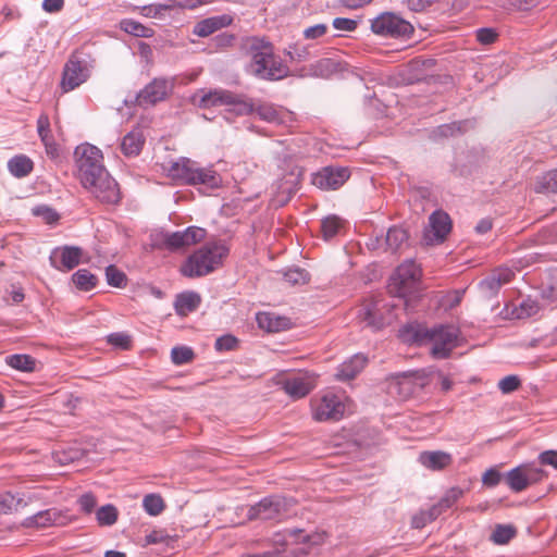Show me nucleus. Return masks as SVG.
Masks as SVG:
<instances>
[{
  "instance_id": "obj_1",
  "label": "nucleus",
  "mask_w": 557,
  "mask_h": 557,
  "mask_svg": "<svg viewBox=\"0 0 557 557\" xmlns=\"http://www.w3.org/2000/svg\"><path fill=\"white\" fill-rule=\"evenodd\" d=\"M74 157L77 175L84 188L101 202H119L117 184L103 166L101 151L90 144H82L76 147Z\"/></svg>"
},
{
  "instance_id": "obj_2",
  "label": "nucleus",
  "mask_w": 557,
  "mask_h": 557,
  "mask_svg": "<svg viewBox=\"0 0 557 557\" xmlns=\"http://www.w3.org/2000/svg\"><path fill=\"white\" fill-rule=\"evenodd\" d=\"M243 48L250 55V72L262 79H282L288 74V66L276 57L271 42L258 37L247 38Z\"/></svg>"
},
{
  "instance_id": "obj_3",
  "label": "nucleus",
  "mask_w": 557,
  "mask_h": 557,
  "mask_svg": "<svg viewBox=\"0 0 557 557\" xmlns=\"http://www.w3.org/2000/svg\"><path fill=\"white\" fill-rule=\"evenodd\" d=\"M228 252V247L221 240L207 243L187 258L181 273L186 277L208 275L223 264Z\"/></svg>"
},
{
  "instance_id": "obj_4",
  "label": "nucleus",
  "mask_w": 557,
  "mask_h": 557,
  "mask_svg": "<svg viewBox=\"0 0 557 557\" xmlns=\"http://www.w3.org/2000/svg\"><path fill=\"white\" fill-rule=\"evenodd\" d=\"M198 104L200 108L236 104L240 107V113H256L267 122H278V112L272 104L263 103L255 108L251 103L239 101L235 94L224 89H214L202 94Z\"/></svg>"
},
{
  "instance_id": "obj_5",
  "label": "nucleus",
  "mask_w": 557,
  "mask_h": 557,
  "mask_svg": "<svg viewBox=\"0 0 557 557\" xmlns=\"http://www.w3.org/2000/svg\"><path fill=\"white\" fill-rule=\"evenodd\" d=\"M95 59L86 47H81L72 52L65 62L60 82L63 94L70 92L88 81Z\"/></svg>"
},
{
  "instance_id": "obj_6",
  "label": "nucleus",
  "mask_w": 557,
  "mask_h": 557,
  "mask_svg": "<svg viewBox=\"0 0 557 557\" xmlns=\"http://www.w3.org/2000/svg\"><path fill=\"white\" fill-rule=\"evenodd\" d=\"M169 175L176 181L188 185H206L216 188L221 178L212 166L202 168L196 161L181 158L169 168Z\"/></svg>"
},
{
  "instance_id": "obj_7",
  "label": "nucleus",
  "mask_w": 557,
  "mask_h": 557,
  "mask_svg": "<svg viewBox=\"0 0 557 557\" xmlns=\"http://www.w3.org/2000/svg\"><path fill=\"white\" fill-rule=\"evenodd\" d=\"M422 271L413 260H407L395 270L389 278L388 293L394 297L405 299V306H408L407 297L414 295L420 290Z\"/></svg>"
},
{
  "instance_id": "obj_8",
  "label": "nucleus",
  "mask_w": 557,
  "mask_h": 557,
  "mask_svg": "<svg viewBox=\"0 0 557 557\" xmlns=\"http://www.w3.org/2000/svg\"><path fill=\"white\" fill-rule=\"evenodd\" d=\"M459 330L453 325H440L433 329H421L414 333L417 342L429 341L432 343L431 354L434 358H447L457 346Z\"/></svg>"
},
{
  "instance_id": "obj_9",
  "label": "nucleus",
  "mask_w": 557,
  "mask_h": 557,
  "mask_svg": "<svg viewBox=\"0 0 557 557\" xmlns=\"http://www.w3.org/2000/svg\"><path fill=\"white\" fill-rule=\"evenodd\" d=\"M290 502L284 497H267L248 509V520L280 522L289 516Z\"/></svg>"
},
{
  "instance_id": "obj_10",
  "label": "nucleus",
  "mask_w": 557,
  "mask_h": 557,
  "mask_svg": "<svg viewBox=\"0 0 557 557\" xmlns=\"http://www.w3.org/2000/svg\"><path fill=\"white\" fill-rule=\"evenodd\" d=\"M394 305H387L382 299L372 298L363 302L358 311V319L366 326L373 330H381L386 324L392 322V319L386 315L389 314V308Z\"/></svg>"
},
{
  "instance_id": "obj_11",
  "label": "nucleus",
  "mask_w": 557,
  "mask_h": 557,
  "mask_svg": "<svg viewBox=\"0 0 557 557\" xmlns=\"http://www.w3.org/2000/svg\"><path fill=\"white\" fill-rule=\"evenodd\" d=\"M373 33L385 37H407L412 34V25L404 18L393 14L383 13L371 23Z\"/></svg>"
},
{
  "instance_id": "obj_12",
  "label": "nucleus",
  "mask_w": 557,
  "mask_h": 557,
  "mask_svg": "<svg viewBox=\"0 0 557 557\" xmlns=\"http://www.w3.org/2000/svg\"><path fill=\"white\" fill-rule=\"evenodd\" d=\"M544 474L541 468L533 465H521L508 471L505 481L511 491L518 493L540 482Z\"/></svg>"
},
{
  "instance_id": "obj_13",
  "label": "nucleus",
  "mask_w": 557,
  "mask_h": 557,
  "mask_svg": "<svg viewBox=\"0 0 557 557\" xmlns=\"http://www.w3.org/2000/svg\"><path fill=\"white\" fill-rule=\"evenodd\" d=\"M345 405L338 396L327 394L312 404L313 419L317 421H337L344 417Z\"/></svg>"
},
{
  "instance_id": "obj_14",
  "label": "nucleus",
  "mask_w": 557,
  "mask_h": 557,
  "mask_svg": "<svg viewBox=\"0 0 557 557\" xmlns=\"http://www.w3.org/2000/svg\"><path fill=\"white\" fill-rule=\"evenodd\" d=\"M173 83L166 78H154L136 97V102L140 107L154 106L164 100L172 91Z\"/></svg>"
},
{
  "instance_id": "obj_15",
  "label": "nucleus",
  "mask_w": 557,
  "mask_h": 557,
  "mask_svg": "<svg viewBox=\"0 0 557 557\" xmlns=\"http://www.w3.org/2000/svg\"><path fill=\"white\" fill-rule=\"evenodd\" d=\"M348 168L325 166L312 175V184L324 190H335L349 178Z\"/></svg>"
},
{
  "instance_id": "obj_16",
  "label": "nucleus",
  "mask_w": 557,
  "mask_h": 557,
  "mask_svg": "<svg viewBox=\"0 0 557 557\" xmlns=\"http://www.w3.org/2000/svg\"><path fill=\"white\" fill-rule=\"evenodd\" d=\"M423 383L418 382V377L403 374L394 376L388 381L387 392L389 395L405 400L421 391Z\"/></svg>"
},
{
  "instance_id": "obj_17",
  "label": "nucleus",
  "mask_w": 557,
  "mask_h": 557,
  "mask_svg": "<svg viewBox=\"0 0 557 557\" xmlns=\"http://www.w3.org/2000/svg\"><path fill=\"white\" fill-rule=\"evenodd\" d=\"M83 251L76 246L55 248L50 256L51 265L59 271H70L81 262Z\"/></svg>"
},
{
  "instance_id": "obj_18",
  "label": "nucleus",
  "mask_w": 557,
  "mask_h": 557,
  "mask_svg": "<svg viewBox=\"0 0 557 557\" xmlns=\"http://www.w3.org/2000/svg\"><path fill=\"white\" fill-rule=\"evenodd\" d=\"M451 230V221L449 215L444 211H435L430 216V230L424 234L426 244H440Z\"/></svg>"
},
{
  "instance_id": "obj_19",
  "label": "nucleus",
  "mask_w": 557,
  "mask_h": 557,
  "mask_svg": "<svg viewBox=\"0 0 557 557\" xmlns=\"http://www.w3.org/2000/svg\"><path fill=\"white\" fill-rule=\"evenodd\" d=\"M232 22L233 18L228 14L210 16L197 22L194 26L193 34L205 38L224 27H227Z\"/></svg>"
},
{
  "instance_id": "obj_20",
  "label": "nucleus",
  "mask_w": 557,
  "mask_h": 557,
  "mask_svg": "<svg viewBox=\"0 0 557 557\" xmlns=\"http://www.w3.org/2000/svg\"><path fill=\"white\" fill-rule=\"evenodd\" d=\"M419 462L429 470L441 471L453 462L451 455L442 450L422 451Z\"/></svg>"
},
{
  "instance_id": "obj_21",
  "label": "nucleus",
  "mask_w": 557,
  "mask_h": 557,
  "mask_svg": "<svg viewBox=\"0 0 557 557\" xmlns=\"http://www.w3.org/2000/svg\"><path fill=\"white\" fill-rule=\"evenodd\" d=\"M37 129L39 137L46 148V152L51 158L59 156V148L54 141L53 135L50 129V121L47 114H41L37 120Z\"/></svg>"
},
{
  "instance_id": "obj_22",
  "label": "nucleus",
  "mask_w": 557,
  "mask_h": 557,
  "mask_svg": "<svg viewBox=\"0 0 557 557\" xmlns=\"http://www.w3.org/2000/svg\"><path fill=\"white\" fill-rule=\"evenodd\" d=\"M367 361V357L361 354L352 356L339 366L336 377L341 381H348L356 377V375L363 370Z\"/></svg>"
},
{
  "instance_id": "obj_23",
  "label": "nucleus",
  "mask_w": 557,
  "mask_h": 557,
  "mask_svg": "<svg viewBox=\"0 0 557 557\" xmlns=\"http://www.w3.org/2000/svg\"><path fill=\"white\" fill-rule=\"evenodd\" d=\"M145 137L139 128H135L123 137L121 150L126 157H136L140 153Z\"/></svg>"
},
{
  "instance_id": "obj_24",
  "label": "nucleus",
  "mask_w": 557,
  "mask_h": 557,
  "mask_svg": "<svg viewBox=\"0 0 557 557\" xmlns=\"http://www.w3.org/2000/svg\"><path fill=\"white\" fill-rule=\"evenodd\" d=\"M312 386L306 377L294 376L283 382V389L290 397L298 399L308 395Z\"/></svg>"
},
{
  "instance_id": "obj_25",
  "label": "nucleus",
  "mask_w": 557,
  "mask_h": 557,
  "mask_svg": "<svg viewBox=\"0 0 557 557\" xmlns=\"http://www.w3.org/2000/svg\"><path fill=\"white\" fill-rule=\"evenodd\" d=\"M201 298L197 293L186 292L177 295L175 299V310L180 315H186L193 312L200 305Z\"/></svg>"
},
{
  "instance_id": "obj_26",
  "label": "nucleus",
  "mask_w": 557,
  "mask_h": 557,
  "mask_svg": "<svg viewBox=\"0 0 557 557\" xmlns=\"http://www.w3.org/2000/svg\"><path fill=\"white\" fill-rule=\"evenodd\" d=\"M33 161L24 156H15L8 162L10 173L15 177H24L33 171Z\"/></svg>"
},
{
  "instance_id": "obj_27",
  "label": "nucleus",
  "mask_w": 557,
  "mask_h": 557,
  "mask_svg": "<svg viewBox=\"0 0 557 557\" xmlns=\"http://www.w3.org/2000/svg\"><path fill=\"white\" fill-rule=\"evenodd\" d=\"M408 233L401 227H391L386 234V245L392 252H397L407 246Z\"/></svg>"
},
{
  "instance_id": "obj_28",
  "label": "nucleus",
  "mask_w": 557,
  "mask_h": 557,
  "mask_svg": "<svg viewBox=\"0 0 557 557\" xmlns=\"http://www.w3.org/2000/svg\"><path fill=\"white\" fill-rule=\"evenodd\" d=\"M257 323L260 329L268 332H278L284 325V319L274 317L271 313L262 312L256 317Z\"/></svg>"
},
{
  "instance_id": "obj_29",
  "label": "nucleus",
  "mask_w": 557,
  "mask_h": 557,
  "mask_svg": "<svg viewBox=\"0 0 557 557\" xmlns=\"http://www.w3.org/2000/svg\"><path fill=\"white\" fill-rule=\"evenodd\" d=\"M72 280L76 287L82 290H90L95 288L98 282L97 277L86 269H81L75 272Z\"/></svg>"
},
{
  "instance_id": "obj_30",
  "label": "nucleus",
  "mask_w": 557,
  "mask_h": 557,
  "mask_svg": "<svg viewBox=\"0 0 557 557\" xmlns=\"http://www.w3.org/2000/svg\"><path fill=\"white\" fill-rule=\"evenodd\" d=\"M119 518V511L113 505H104L96 511V519L99 525H113Z\"/></svg>"
},
{
  "instance_id": "obj_31",
  "label": "nucleus",
  "mask_w": 557,
  "mask_h": 557,
  "mask_svg": "<svg viewBox=\"0 0 557 557\" xmlns=\"http://www.w3.org/2000/svg\"><path fill=\"white\" fill-rule=\"evenodd\" d=\"M7 363L13 369L32 372L35 369V359L28 355H11L7 357Z\"/></svg>"
},
{
  "instance_id": "obj_32",
  "label": "nucleus",
  "mask_w": 557,
  "mask_h": 557,
  "mask_svg": "<svg viewBox=\"0 0 557 557\" xmlns=\"http://www.w3.org/2000/svg\"><path fill=\"white\" fill-rule=\"evenodd\" d=\"M537 193H557V169L542 175L536 184Z\"/></svg>"
},
{
  "instance_id": "obj_33",
  "label": "nucleus",
  "mask_w": 557,
  "mask_h": 557,
  "mask_svg": "<svg viewBox=\"0 0 557 557\" xmlns=\"http://www.w3.org/2000/svg\"><path fill=\"white\" fill-rule=\"evenodd\" d=\"M465 494V491L458 486H453L445 492V494L437 502L440 507L445 512L451 508Z\"/></svg>"
},
{
  "instance_id": "obj_34",
  "label": "nucleus",
  "mask_w": 557,
  "mask_h": 557,
  "mask_svg": "<svg viewBox=\"0 0 557 557\" xmlns=\"http://www.w3.org/2000/svg\"><path fill=\"white\" fill-rule=\"evenodd\" d=\"M143 506L150 516H158L164 509V502L158 494H148L144 497Z\"/></svg>"
},
{
  "instance_id": "obj_35",
  "label": "nucleus",
  "mask_w": 557,
  "mask_h": 557,
  "mask_svg": "<svg viewBox=\"0 0 557 557\" xmlns=\"http://www.w3.org/2000/svg\"><path fill=\"white\" fill-rule=\"evenodd\" d=\"M540 311V306L536 300L531 298L524 299L515 309L513 313L517 319H527L535 315Z\"/></svg>"
},
{
  "instance_id": "obj_36",
  "label": "nucleus",
  "mask_w": 557,
  "mask_h": 557,
  "mask_svg": "<svg viewBox=\"0 0 557 557\" xmlns=\"http://www.w3.org/2000/svg\"><path fill=\"white\" fill-rule=\"evenodd\" d=\"M341 69V63L336 60L325 58L319 60L314 65V72L322 77H329Z\"/></svg>"
},
{
  "instance_id": "obj_37",
  "label": "nucleus",
  "mask_w": 557,
  "mask_h": 557,
  "mask_svg": "<svg viewBox=\"0 0 557 557\" xmlns=\"http://www.w3.org/2000/svg\"><path fill=\"white\" fill-rule=\"evenodd\" d=\"M342 226H343V221L338 216L331 215V216L325 218L321 223V230L323 233V237L325 239L334 237L338 233V231L341 230Z\"/></svg>"
},
{
  "instance_id": "obj_38",
  "label": "nucleus",
  "mask_w": 557,
  "mask_h": 557,
  "mask_svg": "<svg viewBox=\"0 0 557 557\" xmlns=\"http://www.w3.org/2000/svg\"><path fill=\"white\" fill-rule=\"evenodd\" d=\"M516 535V529L511 525L498 524L492 533V541L496 544H507Z\"/></svg>"
},
{
  "instance_id": "obj_39",
  "label": "nucleus",
  "mask_w": 557,
  "mask_h": 557,
  "mask_svg": "<svg viewBox=\"0 0 557 557\" xmlns=\"http://www.w3.org/2000/svg\"><path fill=\"white\" fill-rule=\"evenodd\" d=\"M106 277L109 285L117 288L126 286L127 277L125 273L115 265H109L106 269Z\"/></svg>"
},
{
  "instance_id": "obj_40",
  "label": "nucleus",
  "mask_w": 557,
  "mask_h": 557,
  "mask_svg": "<svg viewBox=\"0 0 557 557\" xmlns=\"http://www.w3.org/2000/svg\"><path fill=\"white\" fill-rule=\"evenodd\" d=\"M195 357V354L190 347L177 346L171 351L172 362L176 366L185 364L190 362Z\"/></svg>"
},
{
  "instance_id": "obj_41",
  "label": "nucleus",
  "mask_w": 557,
  "mask_h": 557,
  "mask_svg": "<svg viewBox=\"0 0 557 557\" xmlns=\"http://www.w3.org/2000/svg\"><path fill=\"white\" fill-rule=\"evenodd\" d=\"M542 297L557 307V272L549 274L548 281L542 290Z\"/></svg>"
},
{
  "instance_id": "obj_42",
  "label": "nucleus",
  "mask_w": 557,
  "mask_h": 557,
  "mask_svg": "<svg viewBox=\"0 0 557 557\" xmlns=\"http://www.w3.org/2000/svg\"><path fill=\"white\" fill-rule=\"evenodd\" d=\"M22 499L16 498L10 493L0 494V515H8L17 510Z\"/></svg>"
},
{
  "instance_id": "obj_43",
  "label": "nucleus",
  "mask_w": 557,
  "mask_h": 557,
  "mask_svg": "<svg viewBox=\"0 0 557 557\" xmlns=\"http://www.w3.org/2000/svg\"><path fill=\"white\" fill-rule=\"evenodd\" d=\"M499 278H495L493 274L484 278L480 283V289L484 297L491 298L500 289Z\"/></svg>"
},
{
  "instance_id": "obj_44",
  "label": "nucleus",
  "mask_w": 557,
  "mask_h": 557,
  "mask_svg": "<svg viewBox=\"0 0 557 557\" xmlns=\"http://www.w3.org/2000/svg\"><path fill=\"white\" fill-rule=\"evenodd\" d=\"M498 4L507 10H530L537 4V0H498Z\"/></svg>"
},
{
  "instance_id": "obj_45",
  "label": "nucleus",
  "mask_w": 557,
  "mask_h": 557,
  "mask_svg": "<svg viewBox=\"0 0 557 557\" xmlns=\"http://www.w3.org/2000/svg\"><path fill=\"white\" fill-rule=\"evenodd\" d=\"M185 234V243L188 246L195 245L197 243H200L202 239H205L207 232L205 228L197 227V226H189L184 231Z\"/></svg>"
},
{
  "instance_id": "obj_46",
  "label": "nucleus",
  "mask_w": 557,
  "mask_h": 557,
  "mask_svg": "<svg viewBox=\"0 0 557 557\" xmlns=\"http://www.w3.org/2000/svg\"><path fill=\"white\" fill-rule=\"evenodd\" d=\"M164 244L171 250H177L187 247L185 243V234L183 232H174L165 236Z\"/></svg>"
},
{
  "instance_id": "obj_47",
  "label": "nucleus",
  "mask_w": 557,
  "mask_h": 557,
  "mask_svg": "<svg viewBox=\"0 0 557 557\" xmlns=\"http://www.w3.org/2000/svg\"><path fill=\"white\" fill-rule=\"evenodd\" d=\"M284 277L293 285L305 284L309 281V273L302 269H290L285 272Z\"/></svg>"
},
{
  "instance_id": "obj_48",
  "label": "nucleus",
  "mask_w": 557,
  "mask_h": 557,
  "mask_svg": "<svg viewBox=\"0 0 557 557\" xmlns=\"http://www.w3.org/2000/svg\"><path fill=\"white\" fill-rule=\"evenodd\" d=\"M521 381L517 375H507L498 382V387L504 394H509L520 387Z\"/></svg>"
},
{
  "instance_id": "obj_49",
  "label": "nucleus",
  "mask_w": 557,
  "mask_h": 557,
  "mask_svg": "<svg viewBox=\"0 0 557 557\" xmlns=\"http://www.w3.org/2000/svg\"><path fill=\"white\" fill-rule=\"evenodd\" d=\"M171 542H173V539L168 535L164 531L161 530H154L150 532L145 537V544L151 545V544H165L169 545Z\"/></svg>"
},
{
  "instance_id": "obj_50",
  "label": "nucleus",
  "mask_w": 557,
  "mask_h": 557,
  "mask_svg": "<svg viewBox=\"0 0 557 557\" xmlns=\"http://www.w3.org/2000/svg\"><path fill=\"white\" fill-rule=\"evenodd\" d=\"M238 341L233 335H223L215 341L216 350H233L236 348Z\"/></svg>"
},
{
  "instance_id": "obj_51",
  "label": "nucleus",
  "mask_w": 557,
  "mask_h": 557,
  "mask_svg": "<svg viewBox=\"0 0 557 557\" xmlns=\"http://www.w3.org/2000/svg\"><path fill=\"white\" fill-rule=\"evenodd\" d=\"M58 513L53 509L40 511L35 516V523L39 527H46L57 521Z\"/></svg>"
},
{
  "instance_id": "obj_52",
  "label": "nucleus",
  "mask_w": 557,
  "mask_h": 557,
  "mask_svg": "<svg viewBox=\"0 0 557 557\" xmlns=\"http://www.w3.org/2000/svg\"><path fill=\"white\" fill-rule=\"evenodd\" d=\"M108 342L122 349H128L131 346V336L125 333H112L108 336Z\"/></svg>"
},
{
  "instance_id": "obj_53",
  "label": "nucleus",
  "mask_w": 557,
  "mask_h": 557,
  "mask_svg": "<svg viewBox=\"0 0 557 557\" xmlns=\"http://www.w3.org/2000/svg\"><path fill=\"white\" fill-rule=\"evenodd\" d=\"M78 504L83 512L90 513L97 505V499L91 493H86L78 498Z\"/></svg>"
},
{
  "instance_id": "obj_54",
  "label": "nucleus",
  "mask_w": 557,
  "mask_h": 557,
  "mask_svg": "<svg viewBox=\"0 0 557 557\" xmlns=\"http://www.w3.org/2000/svg\"><path fill=\"white\" fill-rule=\"evenodd\" d=\"M333 26L337 30L352 32L357 28V22L351 18L336 17L333 20Z\"/></svg>"
},
{
  "instance_id": "obj_55",
  "label": "nucleus",
  "mask_w": 557,
  "mask_h": 557,
  "mask_svg": "<svg viewBox=\"0 0 557 557\" xmlns=\"http://www.w3.org/2000/svg\"><path fill=\"white\" fill-rule=\"evenodd\" d=\"M497 38V33L492 28H480L476 30V39L483 45L493 44Z\"/></svg>"
},
{
  "instance_id": "obj_56",
  "label": "nucleus",
  "mask_w": 557,
  "mask_h": 557,
  "mask_svg": "<svg viewBox=\"0 0 557 557\" xmlns=\"http://www.w3.org/2000/svg\"><path fill=\"white\" fill-rule=\"evenodd\" d=\"M502 480V474L496 469H488L482 476V483L486 486H496Z\"/></svg>"
},
{
  "instance_id": "obj_57",
  "label": "nucleus",
  "mask_w": 557,
  "mask_h": 557,
  "mask_svg": "<svg viewBox=\"0 0 557 557\" xmlns=\"http://www.w3.org/2000/svg\"><path fill=\"white\" fill-rule=\"evenodd\" d=\"M327 26L325 24H317L305 29L304 36L306 39H317L325 35Z\"/></svg>"
},
{
  "instance_id": "obj_58",
  "label": "nucleus",
  "mask_w": 557,
  "mask_h": 557,
  "mask_svg": "<svg viewBox=\"0 0 557 557\" xmlns=\"http://www.w3.org/2000/svg\"><path fill=\"white\" fill-rule=\"evenodd\" d=\"M440 1L441 0H407V4L411 11L421 12Z\"/></svg>"
},
{
  "instance_id": "obj_59",
  "label": "nucleus",
  "mask_w": 557,
  "mask_h": 557,
  "mask_svg": "<svg viewBox=\"0 0 557 557\" xmlns=\"http://www.w3.org/2000/svg\"><path fill=\"white\" fill-rule=\"evenodd\" d=\"M495 278H499V284L503 286L504 284H507L511 281L513 277L512 270L508 268H499L496 269L493 273Z\"/></svg>"
},
{
  "instance_id": "obj_60",
  "label": "nucleus",
  "mask_w": 557,
  "mask_h": 557,
  "mask_svg": "<svg viewBox=\"0 0 557 557\" xmlns=\"http://www.w3.org/2000/svg\"><path fill=\"white\" fill-rule=\"evenodd\" d=\"M64 7V0H44L42 9L47 13H57L60 12Z\"/></svg>"
},
{
  "instance_id": "obj_61",
  "label": "nucleus",
  "mask_w": 557,
  "mask_h": 557,
  "mask_svg": "<svg viewBox=\"0 0 557 557\" xmlns=\"http://www.w3.org/2000/svg\"><path fill=\"white\" fill-rule=\"evenodd\" d=\"M123 24L125 32L135 36H145L146 28L141 24L133 21H125Z\"/></svg>"
},
{
  "instance_id": "obj_62",
  "label": "nucleus",
  "mask_w": 557,
  "mask_h": 557,
  "mask_svg": "<svg viewBox=\"0 0 557 557\" xmlns=\"http://www.w3.org/2000/svg\"><path fill=\"white\" fill-rule=\"evenodd\" d=\"M428 523H430V520L426 519V513L424 512V510H420L411 519V527L413 529H422Z\"/></svg>"
},
{
  "instance_id": "obj_63",
  "label": "nucleus",
  "mask_w": 557,
  "mask_h": 557,
  "mask_svg": "<svg viewBox=\"0 0 557 557\" xmlns=\"http://www.w3.org/2000/svg\"><path fill=\"white\" fill-rule=\"evenodd\" d=\"M540 460L543 465H549L553 466L555 469H557V451L555 450H547L540 455Z\"/></svg>"
},
{
  "instance_id": "obj_64",
  "label": "nucleus",
  "mask_w": 557,
  "mask_h": 557,
  "mask_svg": "<svg viewBox=\"0 0 557 557\" xmlns=\"http://www.w3.org/2000/svg\"><path fill=\"white\" fill-rule=\"evenodd\" d=\"M424 512L426 513V519L432 522L437 519L444 511L440 507L438 503H436L430 509L424 510Z\"/></svg>"
}]
</instances>
